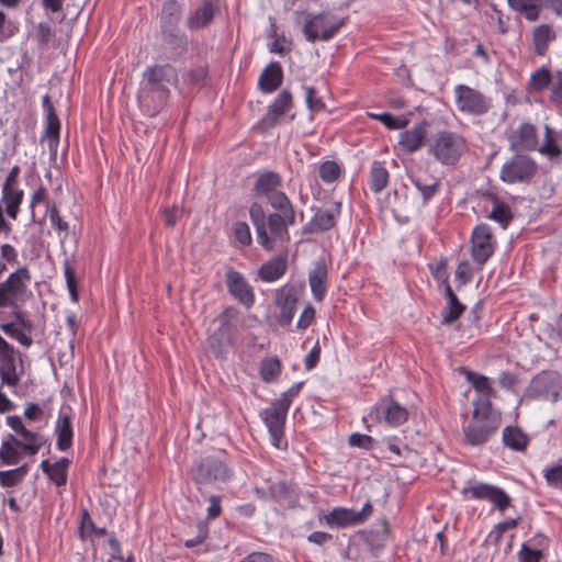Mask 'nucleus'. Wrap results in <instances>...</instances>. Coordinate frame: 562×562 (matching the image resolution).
<instances>
[{
    "label": "nucleus",
    "mask_w": 562,
    "mask_h": 562,
    "mask_svg": "<svg viewBox=\"0 0 562 562\" xmlns=\"http://www.w3.org/2000/svg\"><path fill=\"white\" fill-rule=\"evenodd\" d=\"M178 81L175 69L169 65H154L143 71V78L137 92L140 111L148 115H157L169 99L171 85Z\"/></svg>",
    "instance_id": "1"
},
{
    "label": "nucleus",
    "mask_w": 562,
    "mask_h": 562,
    "mask_svg": "<svg viewBox=\"0 0 562 562\" xmlns=\"http://www.w3.org/2000/svg\"><path fill=\"white\" fill-rule=\"evenodd\" d=\"M501 424L499 411L473 408L471 420L463 427L464 442L471 447L483 446L496 434Z\"/></svg>",
    "instance_id": "2"
},
{
    "label": "nucleus",
    "mask_w": 562,
    "mask_h": 562,
    "mask_svg": "<svg viewBox=\"0 0 562 562\" xmlns=\"http://www.w3.org/2000/svg\"><path fill=\"white\" fill-rule=\"evenodd\" d=\"M31 280L30 269L21 266L0 282V310L22 306L32 295Z\"/></svg>",
    "instance_id": "3"
},
{
    "label": "nucleus",
    "mask_w": 562,
    "mask_h": 562,
    "mask_svg": "<svg viewBox=\"0 0 562 562\" xmlns=\"http://www.w3.org/2000/svg\"><path fill=\"white\" fill-rule=\"evenodd\" d=\"M465 149L463 136L447 130L437 132L428 144V155L442 166H454Z\"/></svg>",
    "instance_id": "4"
},
{
    "label": "nucleus",
    "mask_w": 562,
    "mask_h": 562,
    "mask_svg": "<svg viewBox=\"0 0 562 562\" xmlns=\"http://www.w3.org/2000/svg\"><path fill=\"white\" fill-rule=\"evenodd\" d=\"M304 15L303 34L307 42H327L331 40L345 25V19L337 16L330 11L319 13L297 12Z\"/></svg>",
    "instance_id": "5"
},
{
    "label": "nucleus",
    "mask_w": 562,
    "mask_h": 562,
    "mask_svg": "<svg viewBox=\"0 0 562 562\" xmlns=\"http://www.w3.org/2000/svg\"><path fill=\"white\" fill-rule=\"evenodd\" d=\"M457 109L468 115L481 116L492 108V99L467 85H457L453 89Z\"/></svg>",
    "instance_id": "6"
},
{
    "label": "nucleus",
    "mask_w": 562,
    "mask_h": 562,
    "mask_svg": "<svg viewBox=\"0 0 562 562\" xmlns=\"http://www.w3.org/2000/svg\"><path fill=\"white\" fill-rule=\"evenodd\" d=\"M538 169L537 162L522 154L514 155L499 170V179L507 184L529 182Z\"/></svg>",
    "instance_id": "7"
},
{
    "label": "nucleus",
    "mask_w": 562,
    "mask_h": 562,
    "mask_svg": "<svg viewBox=\"0 0 562 562\" xmlns=\"http://www.w3.org/2000/svg\"><path fill=\"white\" fill-rule=\"evenodd\" d=\"M288 412L285 407L277 405L273 401L271 406L263 408L259 414L270 435L271 445L279 450L288 449V440L284 436Z\"/></svg>",
    "instance_id": "8"
},
{
    "label": "nucleus",
    "mask_w": 562,
    "mask_h": 562,
    "mask_svg": "<svg viewBox=\"0 0 562 562\" xmlns=\"http://www.w3.org/2000/svg\"><path fill=\"white\" fill-rule=\"evenodd\" d=\"M496 241L491 227L485 224L476 225L471 234V257L480 267L484 266L495 251Z\"/></svg>",
    "instance_id": "9"
},
{
    "label": "nucleus",
    "mask_w": 562,
    "mask_h": 562,
    "mask_svg": "<svg viewBox=\"0 0 562 562\" xmlns=\"http://www.w3.org/2000/svg\"><path fill=\"white\" fill-rule=\"evenodd\" d=\"M369 417L378 423L397 427L407 420L408 412L406 407L400 405L392 397H384L374 404Z\"/></svg>",
    "instance_id": "10"
},
{
    "label": "nucleus",
    "mask_w": 562,
    "mask_h": 562,
    "mask_svg": "<svg viewBox=\"0 0 562 562\" xmlns=\"http://www.w3.org/2000/svg\"><path fill=\"white\" fill-rule=\"evenodd\" d=\"M461 494L476 501H488L501 512L510 504V497L504 490L487 483H469L461 490Z\"/></svg>",
    "instance_id": "11"
},
{
    "label": "nucleus",
    "mask_w": 562,
    "mask_h": 562,
    "mask_svg": "<svg viewBox=\"0 0 562 562\" xmlns=\"http://www.w3.org/2000/svg\"><path fill=\"white\" fill-rule=\"evenodd\" d=\"M462 372L465 380L472 384L475 391V397L472 401L473 408L494 409L492 398L495 397L496 391L492 385L491 379L468 369H462Z\"/></svg>",
    "instance_id": "12"
},
{
    "label": "nucleus",
    "mask_w": 562,
    "mask_h": 562,
    "mask_svg": "<svg viewBox=\"0 0 562 562\" xmlns=\"http://www.w3.org/2000/svg\"><path fill=\"white\" fill-rule=\"evenodd\" d=\"M181 16V5L176 0H168L161 10V32L169 43L186 44V36L177 31V24Z\"/></svg>",
    "instance_id": "13"
},
{
    "label": "nucleus",
    "mask_w": 562,
    "mask_h": 562,
    "mask_svg": "<svg viewBox=\"0 0 562 562\" xmlns=\"http://www.w3.org/2000/svg\"><path fill=\"white\" fill-rule=\"evenodd\" d=\"M7 425L19 436L22 437L19 447L27 456H35L45 443V438L37 431H32L25 427L18 415H11L5 418Z\"/></svg>",
    "instance_id": "14"
},
{
    "label": "nucleus",
    "mask_w": 562,
    "mask_h": 562,
    "mask_svg": "<svg viewBox=\"0 0 562 562\" xmlns=\"http://www.w3.org/2000/svg\"><path fill=\"white\" fill-rule=\"evenodd\" d=\"M507 139L512 151L517 154L533 151L538 145L536 126L529 122H522L517 128L508 133Z\"/></svg>",
    "instance_id": "15"
},
{
    "label": "nucleus",
    "mask_w": 562,
    "mask_h": 562,
    "mask_svg": "<svg viewBox=\"0 0 562 562\" xmlns=\"http://www.w3.org/2000/svg\"><path fill=\"white\" fill-rule=\"evenodd\" d=\"M225 282L229 294L246 307L255 304V293L246 278L238 271L229 268L225 273Z\"/></svg>",
    "instance_id": "16"
},
{
    "label": "nucleus",
    "mask_w": 562,
    "mask_h": 562,
    "mask_svg": "<svg viewBox=\"0 0 562 562\" xmlns=\"http://www.w3.org/2000/svg\"><path fill=\"white\" fill-rule=\"evenodd\" d=\"M285 215L271 213L267 216L266 228L269 229L268 239L270 247H263L266 250H273L277 247H283L290 240L289 226H293Z\"/></svg>",
    "instance_id": "17"
},
{
    "label": "nucleus",
    "mask_w": 562,
    "mask_h": 562,
    "mask_svg": "<svg viewBox=\"0 0 562 562\" xmlns=\"http://www.w3.org/2000/svg\"><path fill=\"white\" fill-rule=\"evenodd\" d=\"M297 295L291 285H283L276 291L274 303L280 310L279 323L281 326H290L296 311Z\"/></svg>",
    "instance_id": "18"
},
{
    "label": "nucleus",
    "mask_w": 562,
    "mask_h": 562,
    "mask_svg": "<svg viewBox=\"0 0 562 562\" xmlns=\"http://www.w3.org/2000/svg\"><path fill=\"white\" fill-rule=\"evenodd\" d=\"M231 476V472L228 467L221 460L216 458H205L203 459L198 468L195 473V480L200 483L211 482V481H226Z\"/></svg>",
    "instance_id": "19"
},
{
    "label": "nucleus",
    "mask_w": 562,
    "mask_h": 562,
    "mask_svg": "<svg viewBox=\"0 0 562 562\" xmlns=\"http://www.w3.org/2000/svg\"><path fill=\"white\" fill-rule=\"evenodd\" d=\"M231 318L232 308H227L221 313L217 317L220 323L218 328L207 338L209 346L217 356L232 342Z\"/></svg>",
    "instance_id": "20"
},
{
    "label": "nucleus",
    "mask_w": 562,
    "mask_h": 562,
    "mask_svg": "<svg viewBox=\"0 0 562 562\" xmlns=\"http://www.w3.org/2000/svg\"><path fill=\"white\" fill-rule=\"evenodd\" d=\"M42 105L46 116L45 136L47 138L49 151L55 156L59 144L60 121L55 112L49 95L45 94L42 98Z\"/></svg>",
    "instance_id": "21"
},
{
    "label": "nucleus",
    "mask_w": 562,
    "mask_h": 562,
    "mask_svg": "<svg viewBox=\"0 0 562 562\" xmlns=\"http://www.w3.org/2000/svg\"><path fill=\"white\" fill-rule=\"evenodd\" d=\"M308 284L314 300L322 302L328 288V269L324 258L314 262V267L308 273Z\"/></svg>",
    "instance_id": "22"
},
{
    "label": "nucleus",
    "mask_w": 562,
    "mask_h": 562,
    "mask_svg": "<svg viewBox=\"0 0 562 562\" xmlns=\"http://www.w3.org/2000/svg\"><path fill=\"white\" fill-rule=\"evenodd\" d=\"M408 178L420 194L424 204H427L439 191V179L427 171L411 172Z\"/></svg>",
    "instance_id": "23"
},
{
    "label": "nucleus",
    "mask_w": 562,
    "mask_h": 562,
    "mask_svg": "<svg viewBox=\"0 0 562 562\" xmlns=\"http://www.w3.org/2000/svg\"><path fill=\"white\" fill-rule=\"evenodd\" d=\"M54 431L57 437L56 448L59 451L68 450L72 445L74 437L70 422V408L61 407L59 409Z\"/></svg>",
    "instance_id": "24"
},
{
    "label": "nucleus",
    "mask_w": 562,
    "mask_h": 562,
    "mask_svg": "<svg viewBox=\"0 0 562 562\" xmlns=\"http://www.w3.org/2000/svg\"><path fill=\"white\" fill-rule=\"evenodd\" d=\"M292 95L288 90H282L276 97L273 102L268 106V111L262 119V122L268 127L276 126L280 119L291 109Z\"/></svg>",
    "instance_id": "25"
},
{
    "label": "nucleus",
    "mask_w": 562,
    "mask_h": 562,
    "mask_svg": "<svg viewBox=\"0 0 562 562\" xmlns=\"http://www.w3.org/2000/svg\"><path fill=\"white\" fill-rule=\"evenodd\" d=\"M426 139L425 124H416L398 135V147L401 150L413 154L422 148Z\"/></svg>",
    "instance_id": "26"
},
{
    "label": "nucleus",
    "mask_w": 562,
    "mask_h": 562,
    "mask_svg": "<svg viewBox=\"0 0 562 562\" xmlns=\"http://www.w3.org/2000/svg\"><path fill=\"white\" fill-rule=\"evenodd\" d=\"M217 11V0H204L201 5L188 18L187 26L191 30L203 29L209 25Z\"/></svg>",
    "instance_id": "27"
},
{
    "label": "nucleus",
    "mask_w": 562,
    "mask_h": 562,
    "mask_svg": "<svg viewBox=\"0 0 562 562\" xmlns=\"http://www.w3.org/2000/svg\"><path fill=\"white\" fill-rule=\"evenodd\" d=\"M286 255L277 256L265 262L258 270V278L262 282L271 283L281 279L286 272Z\"/></svg>",
    "instance_id": "28"
},
{
    "label": "nucleus",
    "mask_w": 562,
    "mask_h": 562,
    "mask_svg": "<svg viewBox=\"0 0 562 562\" xmlns=\"http://www.w3.org/2000/svg\"><path fill=\"white\" fill-rule=\"evenodd\" d=\"M282 80L283 72L280 64L272 61L261 71L258 86L263 93H271L281 86Z\"/></svg>",
    "instance_id": "29"
},
{
    "label": "nucleus",
    "mask_w": 562,
    "mask_h": 562,
    "mask_svg": "<svg viewBox=\"0 0 562 562\" xmlns=\"http://www.w3.org/2000/svg\"><path fill=\"white\" fill-rule=\"evenodd\" d=\"M69 460L67 458H60L54 463L48 460L41 462L42 471L53 481L57 486H65L68 477Z\"/></svg>",
    "instance_id": "30"
},
{
    "label": "nucleus",
    "mask_w": 562,
    "mask_h": 562,
    "mask_svg": "<svg viewBox=\"0 0 562 562\" xmlns=\"http://www.w3.org/2000/svg\"><path fill=\"white\" fill-rule=\"evenodd\" d=\"M282 186V178L274 171H266L261 173L256 183L254 191L258 196L268 199L270 195L280 190Z\"/></svg>",
    "instance_id": "31"
},
{
    "label": "nucleus",
    "mask_w": 562,
    "mask_h": 562,
    "mask_svg": "<svg viewBox=\"0 0 562 562\" xmlns=\"http://www.w3.org/2000/svg\"><path fill=\"white\" fill-rule=\"evenodd\" d=\"M325 520L329 527L345 528L359 525L360 516L353 509L335 507L325 516Z\"/></svg>",
    "instance_id": "32"
},
{
    "label": "nucleus",
    "mask_w": 562,
    "mask_h": 562,
    "mask_svg": "<svg viewBox=\"0 0 562 562\" xmlns=\"http://www.w3.org/2000/svg\"><path fill=\"white\" fill-rule=\"evenodd\" d=\"M502 441L508 449L516 452H524L526 451L530 439L520 428L507 426L503 429Z\"/></svg>",
    "instance_id": "33"
},
{
    "label": "nucleus",
    "mask_w": 562,
    "mask_h": 562,
    "mask_svg": "<svg viewBox=\"0 0 562 562\" xmlns=\"http://www.w3.org/2000/svg\"><path fill=\"white\" fill-rule=\"evenodd\" d=\"M1 194L0 203L7 215L12 220H16L24 196L23 190L20 188H2Z\"/></svg>",
    "instance_id": "34"
},
{
    "label": "nucleus",
    "mask_w": 562,
    "mask_h": 562,
    "mask_svg": "<svg viewBox=\"0 0 562 562\" xmlns=\"http://www.w3.org/2000/svg\"><path fill=\"white\" fill-rule=\"evenodd\" d=\"M507 4L530 22L537 21L542 11V0H507Z\"/></svg>",
    "instance_id": "35"
},
{
    "label": "nucleus",
    "mask_w": 562,
    "mask_h": 562,
    "mask_svg": "<svg viewBox=\"0 0 562 562\" xmlns=\"http://www.w3.org/2000/svg\"><path fill=\"white\" fill-rule=\"evenodd\" d=\"M249 214L251 222L256 228L257 241L261 247H270V241L268 239V232L266 228L267 217L262 207L254 203L249 209Z\"/></svg>",
    "instance_id": "36"
},
{
    "label": "nucleus",
    "mask_w": 562,
    "mask_h": 562,
    "mask_svg": "<svg viewBox=\"0 0 562 562\" xmlns=\"http://www.w3.org/2000/svg\"><path fill=\"white\" fill-rule=\"evenodd\" d=\"M335 216L326 210H318L312 220L303 227L305 234H314L329 231L335 226Z\"/></svg>",
    "instance_id": "37"
},
{
    "label": "nucleus",
    "mask_w": 562,
    "mask_h": 562,
    "mask_svg": "<svg viewBox=\"0 0 562 562\" xmlns=\"http://www.w3.org/2000/svg\"><path fill=\"white\" fill-rule=\"evenodd\" d=\"M20 439L13 435H8L0 446V461L4 465H15L21 460L19 451Z\"/></svg>",
    "instance_id": "38"
},
{
    "label": "nucleus",
    "mask_w": 562,
    "mask_h": 562,
    "mask_svg": "<svg viewBox=\"0 0 562 562\" xmlns=\"http://www.w3.org/2000/svg\"><path fill=\"white\" fill-rule=\"evenodd\" d=\"M488 199L491 200L493 207L487 218L498 223L503 228H507L509 223L513 220V212L508 204L501 201L496 195L490 194Z\"/></svg>",
    "instance_id": "39"
},
{
    "label": "nucleus",
    "mask_w": 562,
    "mask_h": 562,
    "mask_svg": "<svg viewBox=\"0 0 562 562\" xmlns=\"http://www.w3.org/2000/svg\"><path fill=\"white\" fill-rule=\"evenodd\" d=\"M267 200H268L269 204L276 211H278L279 214L285 215L288 221L291 224L296 223V214H295L294 207L292 205V202L290 201V199L283 191H281V190L277 191L276 193L270 195Z\"/></svg>",
    "instance_id": "40"
},
{
    "label": "nucleus",
    "mask_w": 562,
    "mask_h": 562,
    "mask_svg": "<svg viewBox=\"0 0 562 562\" xmlns=\"http://www.w3.org/2000/svg\"><path fill=\"white\" fill-rule=\"evenodd\" d=\"M555 38V34L549 24H540L532 31V43L535 53L539 56L546 54L548 45Z\"/></svg>",
    "instance_id": "41"
},
{
    "label": "nucleus",
    "mask_w": 562,
    "mask_h": 562,
    "mask_svg": "<svg viewBox=\"0 0 562 562\" xmlns=\"http://www.w3.org/2000/svg\"><path fill=\"white\" fill-rule=\"evenodd\" d=\"M0 379L2 384L14 387L21 380V374L16 369V356H11L0 360Z\"/></svg>",
    "instance_id": "42"
},
{
    "label": "nucleus",
    "mask_w": 562,
    "mask_h": 562,
    "mask_svg": "<svg viewBox=\"0 0 562 562\" xmlns=\"http://www.w3.org/2000/svg\"><path fill=\"white\" fill-rule=\"evenodd\" d=\"M0 330L25 348H30L33 345V338L30 333L22 329L15 321L1 323Z\"/></svg>",
    "instance_id": "43"
},
{
    "label": "nucleus",
    "mask_w": 562,
    "mask_h": 562,
    "mask_svg": "<svg viewBox=\"0 0 562 562\" xmlns=\"http://www.w3.org/2000/svg\"><path fill=\"white\" fill-rule=\"evenodd\" d=\"M389 183V171L380 161H374L370 171V188L373 192H381Z\"/></svg>",
    "instance_id": "44"
},
{
    "label": "nucleus",
    "mask_w": 562,
    "mask_h": 562,
    "mask_svg": "<svg viewBox=\"0 0 562 562\" xmlns=\"http://www.w3.org/2000/svg\"><path fill=\"white\" fill-rule=\"evenodd\" d=\"M542 475L549 487L562 491V459L546 465Z\"/></svg>",
    "instance_id": "45"
},
{
    "label": "nucleus",
    "mask_w": 562,
    "mask_h": 562,
    "mask_svg": "<svg viewBox=\"0 0 562 562\" xmlns=\"http://www.w3.org/2000/svg\"><path fill=\"white\" fill-rule=\"evenodd\" d=\"M27 473V465H21L15 469L0 471V486L14 487L19 485Z\"/></svg>",
    "instance_id": "46"
},
{
    "label": "nucleus",
    "mask_w": 562,
    "mask_h": 562,
    "mask_svg": "<svg viewBox=\"0 0 562 562\" xmlns=\"http://www.w3.org/2000/svg\"><path fill=\"white\" fill-rule=\"evenodd\" d=\"M46 215L49 218L50 225L60 234H63V238H66L69 234V225L61 217L55 203H47Z\"/></svg>",
    "instance_id": "47"
},
{
    "label": "nucleus",
    "mask_w": 562,
    "mask_h": 562,
    "mask_svg": "<svg viewBox=\"0 0 562 562\" xmlns=\"http://www.w3.org/2000/svg\"><path fill=\"white\" fill-rule=\"evenodd\" d=\"M368 116L372 120L381 122L389 130H400L407 125L408 121L404 117L393 116L387 112L372 113L368 112Z\"/></svg>",
    "instance_id": "48"
},
{
    "label": "nucleus",
    "mask_w": 562,
    "mask_h": 562,
    "mask_svg": "<svg viewBox=\"0 0 562 562\" xmlns=\"http://www.w3.org/2000/svg\"><path fill=\"white\" fill-rule=\"evenodd\" d=\"M553 76L550 74V71L542 67L531 74L529 86L530 89L533 91H542L551 86Z\"/></svg>",
    "instance_id": "49"
},
{
    "label": "nucleus",
    "mask_w": 562,
    "mask_h": 562,
    "mask_svg": "<svg viewBox=\"0 0 562 562\" xmlns=\"http://www.w3.org/2000/svg\"><path fill=\"white\" fill-rule=\"evenodd\" d=\"M281 372V363L278 358L262 360L260 364V376L265 382L273 381Z\"/></svg>",
    "instance_id": "50"
},
{
    "label": "nucleus",
    "mask_w": 562,
    "mask_h": 562,
    "mask_svg": "<svg viewBox=\"0 0 562 562\" xmlns=\"http://www.w3.org/2000/svg\"><path fill=\"white\" fill-rule=\"evenodd\" d=\"M341 173L339 165L334 160H326L319 165L318 175L325 183L335 182Z\"/></svg>",
    "instance_id": "51"
},
{
    "label": "nucleus",
    "mask_w": 562,
    "mask_h": 562,
    "mask_svg": "<svg viewBox=\"0 0 562 562\" xmlns=\"http://www.w3.org/2000/svg\"><path fill=\"white\" fill-rule=\"evenodd\" d=\"M465 306L458 297L448 301L447 307L442 311V324L448 325L457 321L464 312Z\"/></svg>",
    "instance_id": "52"
},
{
    "label": "nucleus",
    "mask_w": 562,
    "mask_h": 562,
    "mask_svg": "<svg viewBox=\"0 0 562 562\" xmlns=\"http://www.w3.org/2000/svg\"><path fill=\"white\" fill-rule=\"evenodd\" d=\"M536 150L550 157H557L560 155V148L552 136V130L549 125L544 126L543 144L541 146L537 145Z\"/></svg>",
    "instance_id": "53"
},
{
    "label": "nucleus",
    "mask_w": 562,
    "mask_h": 562,
    "mask_svg": "<svg viewBox=\"0 0 562 562\" xmlns=\"http://www.w3.org/2000/svg\"><path fill=\"white\" fill-rule=\"evenodd\" d=\"M64 274L70 299L74 303H77L79 301V294L77 289L76 274L68 260L64 261Z\"/></svg>",
    "instance_id": "54"
},
{
    "label": "nucleus",
    "mask_w": 562,
    "mask_h": 562,
    "mask_svg": "<svg viewBox=\"0 0 562 562\" xmlns=\"http://www.w3.org/2000/svg\"><path fill=\"white\" fill-rule=\"evenodd\" d=\"M304 385V382H296L294 383L289 390L283 392L280 397L274 400L277 402V405H281L285 407L288 411L290 409L293 401L299 396V394L302 391V387Z\"/></svg>",
    "instance_id": "55"
},
{
    "label": "nucleus",
    "mask_w": 562,
    "mask_h": 562,
    "mask_svg": "<svg viewBox=\"0 0 562 562\" xmlns=\"http://www.w3.org/2000/svg\"><path fill=\"white\" fill-rule=\"evenodd\" d=\"M304 385V382H296L294 383L289 390L283 392L280 397L274 400L277 402V405H281L285 407L288 411L290 409L293 401L299 396V394L302 391V387Z\"/></svg>",
    "instance_id": "56"
},
{
    "label": "nucleus",
    "mask_w": 562,
    "mask_h": 562,
    "mask_svg": "<svg viewBox=\"0 0 562 562\" xmlns=\"http://www.w3.org/2000/svg\"><path fill=\"white\" fill-rule=\"evenodd\" d=\"M550 101L559 109L562 108V71L553 75L550 86Z\"/></svg>",
    "instance_id": "57"
},
{
    "label": "nucleus",
    "mask_w": 562,
    "mask_h": 562,
    "mask_svg": "<svg viewBox=\"0 0 562 562\" xmlns=\"http://www.w3.org/2000/svg\"><path fill=\"white\" fill-rule=\"evenodd\" d=\"M233 234L235 240H237L241 246H248L251 244L250 228L247 223L235 222L233 224Z\"/></svg>",
    "instance_id": "58"
},
{
    "label": "nucleus",
    "mask_w": 562,
    "mask_h": 562,
    "mask_svg": "<svg viewBox=\"0 0 562 562\" xmlns=\"http://www.w3.org/2000/svg\"><path fill=\"white\" fill-rule=\"evenodd\" d=\"M454 274L458 285H465L472 279V269L470 263L467 260L460 261Z\"/></svg>",
    "instance_id": "59"
},
{
    "label": "nucleus",
    "mask_w": 562,
    "mask_h": 562,
    "mask_svg": "<svg viewBox=\"0 0 562 562\" xmlns=\"http://www.w3.org/2000/svg\"><path fill=\"white\" fill-rule=\"evenodd\" d=\"M516 526L517 519H507L505 521L498 522L488 533V538L493 539L495 542H498L507 530L514 529Z\"/></svg>",
    "instance_id": "60"
},
{
    "label": "nucleus",
    "mask_w": 562,
    "mask_h": 562,
    "mask_svg": "<svg viewBox=\"0 0 562 562\" xmlns=\"http://www.w3.org/2000/svg\"><path fill=\"white\" fill-rule=\"evenodd\" d=\"M0 260H2L5 265H15L19 259L18 249L11 244H1L0 245Z\"/></svg>",
    "instance_id": "61"
},
{
    "label": "nucleus",
    "mask_w": 562,
    "mask_h": 562,
    "mask_svg": "<svg viewBox=\"0 0 562 562\" xmlns=\"http://www.w3.org/2000/svg\"><path fill=\"white\" fill-rule=\"evenodd\" d=\"M24 417L31 422L46 420L43 408L36 403H29L24 409Z\"/></svg>",
    "instance_id": "62"
},
{
    "label": "nucleus",
    "mask_w": 562,
    "mask_h": 562,
    "mask_svg": "<svg viewBox=\"0 0 562 562\" xmlns=\"http://www.w3.org/2000/svg\"><path fill=\"white\" fill-rule=\"evenodd\" d=\"M314 318H315V308L311 304H307L299 317V321L296 323V328L301 329V330L306 329L314 322Z\"/></svg>",
    "instance_id": "63"
},
{
    "label": "nucleus",
    "mask_w": 562,
    "mask_h": 562,
    "mask_svg": "<svg viewBox=\"0 0 562 562\" xmlns=\"http://www.w3.org/2000/svg\"><path fill=\"white\" fill-rule=\"evenodd\" d=\"M540 550L531 549L525 543L521 546L518 552L519 562H540Z\"/></svg>",
    "instance_id": "64"
}]
</instances>
